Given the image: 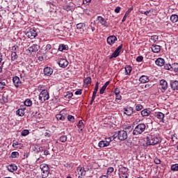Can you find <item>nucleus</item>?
<instances>
[{"instance_id": "obj_1", "label": "nucleus", "mask_w": 178, "mask_h": 178, "mask_svg": "<svg viewBox=\"0 0 178 178\" xmlns=\"http://www.w3.org/2000/svg\"><path fill=\"white\" fill-rule=\"evenodd\" d=\"M159 143H161V139L155 135H149L147 137V145H156V144H159Z\"/></svg>"}, {"instance_id": "obj_2", "label": "nucleus", "mask_w": 178, "mask_h": 178, "mask_svg": "<svg viewBox=\"0 0 178 178\" xmlns=\"http://www.w3.org/2000/svg\"><path fill=\"white\" fill-rule=\"evenodd\" d=\"M145 124H138L134 130L133 131V135L134 136H138V134H141L142 133H144L145 131Z\"/></svg>"}, {"instance_id": "obj_3", "label": "nucleus", "mask_w": 178, "mask_h": 178, "mask_svg": "<svg viewBox=\"0 0 178 178\" xmlns=\"http://www.w3.org/2000/svg\"><path fill=\"white\" fill-rule=\"evenodd\" d=\"M49 99V92L47 90H42L39 95V100L45 102Z\"/></svg>"}, {"instance_id": "obj_4", "label": "nucleus", "mask_w": 178, "mask_h": 178, "mask_svg": "<svg viewBox=\"0 0 178 178\" xmlns=\"http://www.w3.org/2000/svg\"><path fill=\"white\" fill-rule=\"evenodd\" d=\"M118 140L120 141H124V140L127 139V131H119L118 133Z\"/></svg>"}, {"instance_id": "obj_5", "label": "nucleus", "mask_w": 178, "mask_h": 178, "mask_svg": "<svg viewBox=\"0 0 178 178\" xmlns=\"http://www.w3.org/2000/svg\"><path fill=\"white\" fill-rule=\"evenodd\" d=\"M26 37L28 38H31V40H33L37 37V31L33 29L29 30V31L26 33Z\"/></svg>"}, {"instance_id": "obj_6", "label": "nucleus", "mask_w": 178, "mask_h": 178, "mask_svg": "<svg viewBox=\"0 0 178 178\" xmlns=\"http://www.w3.org/2000/svg\"><path fill=\"white\" fill-rule=\"evenodd\" d=\"M123 48L122 45H120L115 51L112 54V55L110 57V59H112L113 58H118L119 56L120 52H122V49Z\"/></svg>"}, {"instance_id": "obj_7", "label": "nucleus", "mask_w": 178, "mask_h": 178, "mask_svg": "<svg viewBox=\"0 0 178 178\" xmlns=\"http://www.w3.org/2000/svg\"><path fill=\"white\" fill-rule=\"evenodd\" d=\"M13 81L14 83L15 87H16L17 88H19V87L22 86V81H20V78H19V76H13Z\"/></svg>"}, {"instance_id": "obj_8", "label": "nucleus", "mask_w": 178, "mask_h": 178, "mask_svg": "<svg viewBox=\"0 0 178 178\" xmlns=\"http://www.w3.org/2000/svg\"><path fill=\"white\" fill-rule=\"evenodd\" d=\"M40 49L39 45H32L28 49L26 50V54H31V52H37Z\"/></svg>"}, {"instance_id": "obj_9", "label": "nucleus", "mask_w": 178, "mask_h": 178, "mask_svg": "<svg viewBox=\"0 0 178 178\" xmlns=\"http://www.w3.org/2000/svg\"><path fill=\"white\" fill-rule=\"evenodd\" d=\"M58 65L60 67H67V65H69V61L65 58H60L58 61Z\"/></svg>"}, {"instance_id": "obj_10", "label": "nucleus", "mask_w": 178, "mask_h": 178, "mask_svg": "<svg viewBox=\"0 0 178 178\" xmlns=\"http://www.w3.org/2000/svg\"><path fill=\"white\" fill-rule=\"evenodd\" d=\"M17 49H19V46H13L12 47V51H13V52L11 54L12 60H16V59H17V54H16Z\"/></svg>"}, {"instance_id": "obj_11", "label": "nucleus", "mask_w": 178, "mask_h": 178, "mask_svg": "<svg viewBox=\"0 0 178 178\" xmlns=\"http://www.w3.org/2000/svg\"><path fill=\"white\" fill-rule=\"evenodd\" d=\"M156 118L159 119V122L165 123V114H163L162 112L156 113Z\"/></svg>"}, {"instance_id": "obj_12", "label": "nucleus", "mask_w": 178, "mask_h": 178, "mask_svg": "<svg viewBox=\"0 0 178 178\" xmlns=\"http://www.w3.org/2000/svg\"><path fill=\"white\" fill-rule=\"evenodd\" d=\"M97 20H98L99 23H100V24H102V26H104V27H108V22H106V20L104 19V17H102L101 16H98Z\"/></svg>"}, {"instance_id": "obj_13", "label": "nucleus", "mask_w": 178, "mask_h": 178, "mask_svg": "<svg viewBox=\"0 0 178 178\" xmlns=\"http://www.w3.org/2000/svg\"><path fill=\"white\" fill-rule=\"evenodd\" d=\"M117 40H118V38H116V36H115V35L109 36L107 38V42H108V44H109V45H112V44H115V42Z\"/></svg>"}, {"instance_id": "obj_14", "label": "nucleus", "mask_w": 178, "mask_h": 178, "mask_svg": "<svg viewBox=\"0 0 178 178\" xmlns=\"http://www.w3.org/2000/svg\"><path fill=\"white\" fill-rule=\"evenodd\" d=\"M160 87L162 90H168V82L165 79L160 81Z\"/></svg>"}, {"instance_id": "obj_15", "label": "nucleus", "mask_w": 178, "mask_h": 178, "mask_svg": "<svg viewBox=\"0 0 178 178\" xmlns=\"http://www.w3.org/2000/svg\"><path fill=\"white\" fill-rule=\"evenodd\" d=\"M124 114L127 116H131L133 115V113L134 112V110L132 108V107H127L126 108H124Z\"/></svg>"}, {"instance_id": "obj_16", "label": "nucleus", "mask_w": 178, "mask_h": 178, "mask_svg": "<svg viewBox=\"0 0 178 178\" xmlns=\"http://www.w3.org/2000/svg\"><path fill=\"white\" fill-rule=\"evenodd\" d=\"M54 73V70L49 67H47L44 69V74L45 76H51Z\"/></svg>"}, {"instance_id": "obj_17", "label": "nucleus", "mask_w": 178, "mask_h": 178, "mask_svg": "<svg viewBox=\"0 0 178 178\" xmlns=\"http://www.w3.org/2000/svg\"><path fill=\"white\" fill-rule=\"evenodd\" d=\"M86 27V25L83 23H79L76 24V29L79 31V33L81 34H83L84 33V28Z\"/></svg>"}, {"instance_id": "obj_18", "label": "nucleus", "mask_w": 178, "mask_h": 178, "mask_svg": "<svg viewBox=\"0 0 178 178\" xmlns=\"http://www.w3.org/2000/svg\"><path fill=\"white\" fill-rule=\"evenodd\" d=\"M155 63L157 66H163L165 65V59L159 58L155 60Z\"/></svg>"}, {"instance_id": "obj_19", "label": "nucleus", "mask_w": 178, "mask_h": 178, "mask_svg": "<svg viewBox=\"0 0 178 178\" xmlns=\"http://www.w3.org/2000/svg\"><path fill=\"white\" fill-rule=\"evenodd\" d=\"M139 81L143 84H145V83H148V81H149V77H148V76L143 75L139 79Z\"/></svg>"}, {"instance_id": "obj_20", "label": "nucleus", "mask_w": 178, "mask_h": 178, "mask_svg": "<svg viewBox=\"0 0 178 178\" xmlns=\"http://www.w3.org/2000/svg\"><path fill=\"white\" fill-rule=\"evenodd\" d=\"M8 172H11V173H13V172L17 170V165L15 164H10L8 166Z\"/></svg>"}, {"instance_id": "obj_21", "label": "nucleus", "mask_w": 178, "mask_h": 178, "mask_svg": "<svg viewBox=\"0 0 178 178\" xmlns=\"http://www.w3.org/2000/svg\"><path fill=\"white\" fill-rule=\"evenodd\" d=\"M151 49L152 52L158 54L161 51V45H152Z\"/></svg>"}, {"instance_id": "obj_22", "label": "nucleus", "mask_w": 178, "mask_h": 178, "mask_svg": "<svg viewBox=\"0 0 178 178\" xmlns=\"http://www.w3.org/2000/svg\"><path fill=\"white\" fill-rule=\"evenodd\" d=\"M39 112H40V110H38V108H34L32 111L31 117L35 118V119H37V118H38V115H40Z\"/></svg>"}, {"instance_id": "obj_23", "label": "nucleus", "mask_w": 178, "mask_h": 178, "mask_svg": "<svg viewBox=\"0 0 178 178\" xmlns=\"http://www.w3.org/2000/svg\"><path fill=\"white\" fill-rule=\"evenodd\" d=\"M109 146V141H106V140H102L99 143V147L100 148H104L105 147Z\"/></svg>"}, {"instance_id": "obj_24", "label": "nucleus", "mask_w": 178, "mask_h": 178, "mask_svg": "<svg viewBox=\"0 0 178 178\" xmlns=\"http://www.w3.org/2000/svg\"><path fill=\"white\" fill-rule=\"evenodd\" d=\"M170 87L172 90H178V81H174L170 83Z\"/></svg>"}, {"instance_id": "obj_25", "label": "nucleus", "mask_w": 178, "mask_h": 178, "mask_svg": "<svg viewBox=\"0 0 178 178\" xmlns=\"http://www.w3.org/2000/svg\"><path fill=\"white\" fill-rule=\"evenodd\" d=\"M24 111H26V108H19L17 111L16 113L18 116H24Z\"/></svg>"}, {"instance_id": "obj_26", "label": "nucleus", "mask_w": 178, "mask_h": 178, "mask_svg": "<svg viewBox=\"0 0 178 178\" xmlns=\"http://www.w3.org/2000/svg\"><path fill=\"white\" fill-rule=\"evenodd\" d=\"M41 170L49 172V166L47 164L43 163L40 166Z\"/></svg>"}, {"instance_id": "obj_27", "label": "nucleus", "mask_w": 178, "mask_h": 178, "mask_svg": "<svg viewBox=\"0 0 178 178\" xmlns=\"http://www.w3.org/2000/svg\"><path fill=\"white\" fill-rule=\"evenodd\" d=\"M151 113V111L148 109H144L141 111L142 116H149V114Z\"/></svg>"}, {"instance_id": "obj_28", "label": "nucleus", "mask_w": 178, "mask_h": 178, "mask_svg": "<svg viewBox=\"0 0 178 178\" xmlns=\"http://www.w3.org/2000/svg\"><path fill=\"white\" fill-rule=\"evenodd\" d=\"M69 49V47L67 45H60L58 47V51H60L61 52L63 51H67Z\"/></svg>"}, {"instance_id": "obj_29", "label": "nucleus", "mask_w": 178, "mask_h": 178, "mask_svg": "<svg viewBox=\"0 0 178 178\" xmlns=\"http://www.w3.org/2000/svg\"><path fill=\"white\" fill-rule=\"evenodd\" d=\"M78 170H79V175H80V176H86V171L84 170V168L79 167L78 168Z\"/></svg>"}, {"instance_id": "obj_30", "label": "nucleus", "mask_w": 178, "mask_h": 178, "mask_svg": "<svg viewBox=\"0 0 178 178\" xmlns=\"http://www.w3.org/2000/svg\"><path fill=\"white\" fill-rule=\"evenodd\" d=\"M171 67H172L171 70H174V72H178V63H175L172 64Z\"/></svg>"}, {"instance_id": "obj_31", "label": "nucleus", "mask_w": 178, "mask_h": 178, "mask_svg": "<svg viewBox=\"0 0 178 178\" xmlns=\"http://www.w3.org/2000/svg\"><path fill=\"white\" fill-rule=\"evenodd\" d=\"M41 172L42 178H47L49 175V171L41 170Z\"/></svg>"}, {"instance_id": "obj_32", "label": "nucleus", "mask_w": 178, "mask_h": 178, "mask_svg": "<svg viewBox=\"0 0 178 178\" xmlns=\"http://www.w3.org/2000/svg\"><path fill=\"white\" fill-rule=\"evenodd\" d=\"M131 67L130 65H127L125 67V74H130L131 73Z\"/></svg>"}, {"instance_id": "obj_33", "label": "nucleus", "mask_w": 178, "mask_h": 178, "mask_svg": "<svg viewBox=\"0 0 178 178\" xmlns=\"http://www.w3.org/2000/svg\"><path fill=\"white\" fill-rule=\"evenodd\" d=\"M79 129H80V131H83V129H84V124L83 123V121L80 120L77 124Z\"/></svg>"}, {"instance_id": "obj_34", "label": "nucleus", "mask_w": 178, "mask_h": 178, "mask_svg": "<svg viewBox=\"0 0 178 178\" xmlns=\"http://www.w3.org/2000/svg\"><path fill=\"white\" fill-rule=\"evenodd\" d=\"M61 143H66L67 141V136L66 135H63L59 138Z\"/></svg>"}, {"instance_id": "obj_35", "label": "nucleus", "mask_w": 178, "mask_h": 178, "mask_svg": "<svg viewBox=\"0 0 178 178\" xmlns=\"http://www.w3.org/2000/svg\"><path fill=\"white\" fill-rule=\"evenodd\" d=\"M56 118L57 119V120H65V119H66V118L62 114H57L56 115Z\"/></svg>"}, {"instance_id": "obj_36", "label": "nucleus", "mask_w": 178, "mask_h": 178, "mask_svg": "<svg viewBox=\"0 0 178 178\" xmlns=\"http://www.w3.org/2000/svg\"><path fill=\"white\" fill-rule=\"evenodd\" d=\"M24 105L26 106H31V105H33V102H31L30 99H26L24 102Z\"/></svg>"}, {"instance_id": "obj_37", "label": "nucleus", "mask_w": 178, "mask_h": 178, "mask_svg": "<svg viewBox=\"0 0 178 178\" xmlns=\"http://www.w3.org/2000/svg\"><path fill=\"white\" fill-rule=\"evenodd\" d=\"M84 84L88 86V84H91V77L88 76L83 81Z\"/></svg>"}, {"instance_id": "obj_38", "label": "nucleus", "mask_w": 178, "mask_h": 178, "mask_svg": "<svg viewBox=\"0 0 178 178\" xmlns=\"http://www.w3.org/2000/svg\"><path fill=\"white\" fill-rule=\"evenodd\" d=\"M171 170L173 172H177L178 171V163L174 164L171 166Z\"/></svg>"}, {"instance_id": "obj_39", "label": "nucleus", "mask_w": 178, "mask_h": 178, "mask_svg": "<svg viewBox=\"0 0 178 178\" xmlns=\"http://www.w3.org/2000/svg\"><path fill=\"white\" fill-rule=\"evenodd\" d=\"M158 40V35H152L150 38L149 42H156V40Z\"/></svg>"}, {"instance_id": "obj_40", "label": "nucleus", "mask_w": 178, "mask_h": 178, "mask_svg": "<svg viewBox=\"0 0 178 178\" xmlns=\"http://www.w3.org/2000/svg\"><path fill=\"white\" fill-rule=\"evenodd\" d=\"M30 131H29V129H24L21 135L23 136L24 137H25V136H28V134H29Z\"/></svg>"}, {"instance_id": "obj_41", "label": "nucleus", "mask_w": 178, "mask_h": 178, "mask_svg": "<svg viewBox=\"0 0 178 178\" xmlns=\"http://www.w3.org/2000/svg\"><path fill=\"white\" fill-rule=\"evenodd\" d=\"M127 170H129V169H127V168L125 167H122L120 168V172H121L122 173H127Z\"/></svg>"}, {"instance_id": "obj_42", "label": "nucleus", "mask_w": 178, "mask_h": 178, "mask_svg": "<svg viewBox=\"0 0 178 178\" xmlns=\"http://www.w3.org/2000/svg\"><path fill=\"white\" fill-rule=\"evenodd\" d=\"M163 66L165 70H170V69H172V65L170 64H164Z\"/></svg>"}, {"instance_id": "obj_43", "label": "nucleus", "mask_w": 178, "mask_h": 178, "mask_svg": "<svg viewBox=\"0 0 178 178\" xmlns=\"http://www.w3.org/2000/svg\"><path fill=\"white\" fill-rule=\"evenodd\" d=\"M17 156H19V152H13L11 153V157L12 158H17Z\"/></svg>"}, {"instance_id": "obj_44", "label": "nucleus", "mask_w": 178, "mask_h": 178, "mask_svg": "<svg viewBox=\"0 0 178 178\" xmlns=\"http://www.w3.org/2000/svg\"><path fill=\"white\" fill-rule=\"evenodd\" d=\"M67 120L69 122H74V117L73 115H68Z\"/></svg>"}, {"instance_id": "obj_45", "label": "nucleus", "mask_w": 178, "mask_h": 178, "mask_svg": "<svg viewBox=\"0 0 178 178\" xmlns=\"http://www.w3.org/2000/svg\"><path fill=\"white\" fill-rule=\"evenodd\" d=\"M141 109H143V105H141V104H138V105L136 106V111H141Z\"/></svg>"}, {"instance_id": "obj_46", "label": "nucleus", "mask_w": 178, "mask_h": 178, "mask_svg": "<svg viewBox=\"0 0 178 178\" xmlns=\"http://www.w3.org/2000/svg\"><path fill=\"white\" fill-rule=\"evenodd\" d=\"M113 170H114V169L113 167L108 168L107 170L108 175H111V173H113Z\"/></svg>"}, {"instance_id": "obj_47", "label": "nucleus", "mask_w": 178, "mask_h": 178, "mask_svg": "<svg viewBox=\"0 0 178 178\" xmlns=\"http://www.w3.org/2000/svg\"><path fill=\"white\" fill-rule=\"evenodd\" d=\"M154 85L151 84V83H147L145 86V88H146V90H149V88H152Z\"/></svg>"}, {"instance_id": "obj_48", "label": "nucleus", "mask_w": 178, "mask_h": 178, "mask_svg": "<svg viewBox=\"0 0 178 178\" xmlns=\"http://www.w3.org/2000/svg\"><path fill=\"white\" fill-rule=\"evenodd\" d=\"M144 59V57L142 56H139L136 58V61L137 62H143V60Z\"/></svg>"}, {"instance_id": "obj_49", "label": "nucleus", "mask_w": 178, "mask_h": 178, "mask_svg": "<svg viewBox=\"0 0 178 178\" xmlns=\"http://www.w3.org/2000/svg\"><path fill=\"white\" fill-rule=\"evenodd\" d=\"M106 90V88L104 86H102L99 90V94H104V92H105Z\"/></svg>"}, {"instance_id": "obj_50", "label": "nucleus", "mask_w": 178, "mask_h": 178, "mask_svg": "<svg viewBox=\"0 0 178 178\" xmlns=\"http://www.w3.org/2000/svg\"><path fill=\"white\" fill-rule=\"evenodd\" d=\"M98 88H99V83L98 82H97L96 84H95L94 91H97L98 92Z\"/></svg>"}, {"instance_id": "obj_51", "label": "nucleus", "mask_w": 178, "mask_h": 178, "mask_svg": "<svg viewBox=\"0 0 178 178\" xmlns=\"http://www.w3.org/2000/svg\"><path fill=\"white\" fill-rule=\"evenodd\" d=\"M65 97L67 98H68V99H70V98H72V97H73V93L72 92H69Z\"/></svg>"}, {"instance_id": "obj_52", "label": "nucleus", "mask_w": 178, "mask_h": 178, "mask_svg": "<svg viewBox=\"0 0 178 178\" xmlns=\"http://www.w3.org/2000/svg\"><path fill=\"white\" fill-rule=\"evenodd\" d=\"M114 92H115V95H119V94H120V90H119L118 88H115L114 90Z\"/></svg>"}, {"instance_id": "obj_53", "label": "nucleus", "mask_w": 178, "mask_h": 178, "mask_svg": "<svg viewBox=\"0 0 178 178\" xmlns=\"http://www.w3.org/2000/svg\"><path fill=\"white\" fill-rule=\"evenodd\" d=\"M76 95H81V90L79 89L75 92Z\"/></svg>"}, {"instance_id": "obj_54", "label": "nucleus", "mask_w": 178, "mask_h": 178, "mask_svg": "<svg viewBox=\"0 0 178 178\" xmlns=\"http://www.w3.org/2000/svg\"><path fill=\"white\" fill-rule=\"evenodd\" d=\"M120 178H127V174L122 173L120 175Z\"/></svg>"}, {"instance_id": "obj_55", "label": "nucleus", "mask_w": 178, "mask_h": 178, "mask_svg": "<svg viewBox=\"0 0 178 178\" xmlns=\"http://www.w3.org/2000/svg\"><path fill=\"white\" fill-rule=\"evenodd\" d=\"M109 84H111V81H106L104 85L103 86V87H105L106 88V87H108L109 86Z\"/></svg>"}, {"instance_id": "obj_56", "label": "nucleus", "mask_w": 178, "mask_h": 178, "mask_svg": "<svg viewBox=\"0 0 178 178\" xmlns=\"http://www.w3.org/2000/svg\"><path fill=\"white\" fill-rule=\"evenodd\" d=\"M150 14H151V10H147L144 13V15H145L146 16H149Z\"/></svg>"}, {"instance_id": "obj_57", "label": "nucleus", "mask_w": 178, "mask_h": 178, "mask_svg": "<svg viewBox=\"0 0 178 178\" xmlns=\"http://www.w3.org/2000/svg\"><path fill=\"white\" fill-rule=\"evenodd\" d=\"M154 163L156 164V165H159V163H161V160L158 159H156L154 160Z\"/></svg>"}, {"instance_id": "obj_58", "label": "nucleus", "mask_w": 178, "mask_h": 178, "mask_svg": "<svg viewBox=\"0 0 178 178\" xmlns=\"http://www.w3.org/2000/svg\"><path fill=\"white\" fill-rule=\"evenodd\" d=\"M116 95L115 99H118V101H120V99H122V96H120V95Z\"/></svg>"}, {"instance_id": "obj_59", "label": "nucleus", "mask_w": 178, "mask_h": 178, "mask_svg": "<svg viewBox=\"0 0 178 178\" xmlns=\"http://www.w3.org/2000/svg\"><path fill=\"white\" fill-rule=\"evenodd\" d=\"M115 13H119V12H120V7H117L115 9Z\"/></svg>"}, {"instance_id": "obj_60", "label": "nucleus", "mask_w": 178, "mask_h": 178, "mask_svg": "<svg viewBox=\"0 0 178 178\" xmlns=\"http://www.w3.org/2000/svg\"><path fill=\"white\" fill-rule=\"evenodd\" d=\"M125 130H128V131H131V130H133V128L131 127V126H128Z\"/></svg>"}, {"instance_id": "obj_61", "label": "nucleus", "mask_w": 178, "mask_h": 178, "mask_svg": "<svg viewBox=\"0 0 178 178\" xmlns=\"http://www.w3.org/2000/svg\"><path fill=\"white\" fill-rule=\"evenodd\" d=\"M3 100L4 102H8V97L3 95Z\"/></svg>"}, {"instance_id": "obj_62", "label": "nucleus", "mask_w": 178, "mask_h": 178, "mask_svg": "<svg viewBox=\"0 0 178 178\" xmlns=\"http://www.w3.org/2000/svg\"><path fill=\"white\" fill-rule=\"evenodd\" d=\"M4 86H6L5 82H0V88H3Z\"/></svg>"}, {"instance_id": "obj_63", "label": "nucleus", "mask_w": 178, "mask_h": 178, "mask_svg": "<svg viewBox=\"0 0 178 178\" xmlns=\"http://www.w3.org/2000/svg\"><path fill=\"white\" fill-rule=\"evenodd\" d=\"M55 33L57 34H62L63 31L59 29H56Z\"/></svg>"}, {"instance_id": "obj_64", "label": "nucleus", "mask_w": 178, "mask_h": 178, "mask_svg": "<svg viewBox=\"0 0 178 178\" xmlns=\"http://www.w3.org/2000/svg\"><path fill=\"white\" fill-rule=\"evenodd\" d=\"M17 145H19V143L18 142H15L13 144V147L14 148H16V147H17Z\"/></svg>"}]
</instances>
